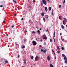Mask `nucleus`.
<instances>
[{
  "label": "nucleus",
  "instance_id": "1",
  "mask_svg": "<svg viewBox=\"0 0 67 67\" xmlns=\"http://www.w3.org/2000/svg\"><path fill=\"white\" fill-rule=\"evenodd\" d=\"M42 3L44 4V5H46L47 4V2H46V1L44 0H42Z\"/></svg>",
  "mask_w": 67,
  "mask_h": 67
},
{
  "label": "nucleus",
  "instance_id": "2",
  "mask_svg": "<svg viewBox=\"0 0 67 67\" xmlns=\"http://www.w3.org/2000/svg\"><path fill=\"white\" fill-rule=\"evenodd\" d=\"M32 43L34 46H35V45L37 44V43H36V42L35 41H33Z\"/></svg>",
  "mask_w": 67,
  "mask_h": 67
},
{
  "label": "nucleus",
  "instance_id": "3",
  "mask_svg": "<svg viewBox=\"0 0 67 67\" xmlns=\"http://www.w3.org/2000/svg\"><path fill=\"white\" fill-rule=\"evenodd\" d=\"M45 18L47 19V21H49V19L48 18V15H46L45 16Z\"/></svg>",
  "mask_w": 67,
  "mask_h": 67
},
{
  "label": "nucleus",
  "instance_id": "4",
  "mask_svg": "<svg viewBox=\"0 0 67 67\" xmlns=\"http://www.w3.org/2000/svg\"><path fill=\"white\" fill-rule=\"evenodd\" d=\"M44 14H45V13H44V12H43V13H41V15L42 16H44Z\"/></svg>",
  "mask_w": 67,
  "mask_h": 67
},
{
  "label": "nucleus",
  "instance_id": "5",
  "mask_svg": "<svg viewBox=\"0 0 67 67\" xmlns=\"http://www.w3.org/2000/svg\"><path fill=\"white\" fill-rule=\"evenodd\" d=\"M41 32L40 31V30H38L37 31V32L38 33L39 35H40V33Z\"/></svg>",
  "mask_w": 67,
  "mask_h": 67
},
{
  "label": "nucleus",
  "instance_id": "6",
  "mask_svg": "<svg viewBox=\"0 0 67 67\" xmlns=\"http://www.w3.org/2000/svg\"><path fill=\"white\" fill-rule=\"evenodd\" d=\"M38 56H36V57L35 59V61H37V59L38 58Z\"/></svg>",
  "mask_w": 67,
  "mask_h": 67
},
{
  "label": "nucleus",
  "instance_id": "7",
  "mask_svg": "<svg viewBox=\"0 0 67 67\" xmlns=\"http://www.w3.org/2000/svg\"><path fill=\"white\" fill-rule=\"evenodd\" d=\"M50 67H54V66H53V65L52 64H50Z\"/></svg>",
  "mask_w": 67,
  "mask_h": 67
},
{
  "label": "nucleus",
  "instance_id": "8",
  "mask_svg": "<svg viewBox=\"0 0 67 67\" xmlns=\"http://www.w3.org/2000/svg\"><path fill=\"white\" fill-rule=\"evenodd\" d=\"M52 9V8H51V7H49V11H50Z\"/></svg>",
  "mask_w": 67,
  "mask_h": 67
},
{
  "label": "nucleus",
  "instance_id": "9",
  "mask_svg": "<svg viewBox=\"0 0 67 67\" xmlns=\"http://www.w3.org/2000/svg\"><path fill=\"white\" fill-rule=\"evenodd\" d=\"M64 60H67V57H66V56H65L64 57Z\"/></svg>",
  "mask_w": 67,
  "mask_h": 67
},
{
  "label": "nucleus",
  "instance_id": "10",
  "mask_svg": "<svg viewBox=\"0 0 67 67\" xmlns=\"http://www.w3.org/2000/svg\"><path fill=\"white\" fill-rule=\"evenodd\" d=\"M47 59L48 60H50V58H49V56H48L47 57Z\"/></svg>",
  "mask_w": 67,
  "mask_h": 67
},
{
  "label": "nucleus",
  "instance_id": "11",
  "mask_svg": "<svg viewBox=\"0 0 67 67\" xmlns=\"http://www.w3.org/2000/svg\"><path fill=\"white\" fill-rule=\"evenodd\" d=\"M8 61L6 60L4 62V63H8Z\"/></svg>",
  "mask_w": 67,
  "mask_h": 67
},
{
  "label": "nucleus",
  "instance_id": "12",
  "mask_svg": "<svg viewBox=\"0 0 67 67\" xmlns=\"http://www.w3.org/2000/svg\"><path fill=\"white\" fill-rule=\"evenodd\" d=\"M31 59L32 60L33 59V58H34L33 56H31Z\"/></svg>",
  "mask_w": 67,
  "mask_h": 67
},
{
  "label": "nucleus",
  "instance_id": "13",
  "mask_svg": "<svg viewBox=\"0 0 67 67\" xmlns=\"http://www.w3.org/2000/svg\"><path fill=\"white\" fill-rule=\"evenodd\" d=\"M61 27L63 29H64V26H63V25H61Z\"/></svg>",
  "mask_w": 67,
  "mask_h": 67
},
{
  "label": "nucleus",
  "instance_id": "14",
  "mask_svg": "<svg viewBox=\"0 0 67 67\" xmlns=\"http://www.w3.org/2000/svg\"><path fill=\"white\" fill-rule=\"evenodd\" d=\"M43 21H44V22H45V21H46V20H45V18H44V17L43 18Z\"/></svg>",
  "mask_w": 67,
  "mask_h": 67
},
{
  "label": "nucleus",
  "instance_id": "15",
  "mask_svg": "<svg viewBox=\"0 0 67 67\" xmlns=\"http://www.w3.org/2000/svg\"><path fill=\"white\" fill-rule=\"evenodd\" d=\"M45 9V10L46 11V12H47V7H45L44 8Z\"/></svg>",
  "mask_w": 67,
  "mask_h": 67
},
{
  "label": "nucleus",
  "instance_id": "16",
  "mask_svg": "<svg viewBox=\"0 0 67 67\" xmlns=\"http://www.w3.org/2000/svg\"><path fill=\"white\" fill-rule=\"evenodd\" d=\"M64 62L66 64H67V60H66Z\"/></svg>",
  "mask_w": 67,
  "mask_h": 67
},
{
  "label": "nucleus",
  "instance_id": "17",
  "mask_svg": "<svg viewBox=\"0 0 67 67\" xmlns=\"http://www.w3.org/2000/svg\"><path fill=\"white\" fill-rule=\"evenodd\" d=\"M13 2H14L15 3H16V2L14 0H13Z\"/></svg>",
  "mask_w": 67,
  "mask_h": 67
},
{
  "label": "nucleus",
  "instance_id": "18",
  "mask_svg": "<svg viewBox=\"0 0 67 67\" xmlns=\"http://www.w3.org/2000/svg\"><path fill=\"white\" fill-rule=\"evenodd\" d=\"M43 53H46V50H44L43 51Z\"/></svg>",
  "mask_w": 67,
  "mask_h": 67
},
{
  "label": "nucleus",
  "instance_id": "19",
  "mask_svg": "<svg viewBox=\"0 0 67 67\" xmlns=\"http://www.w3.org/2000/svg\"><path fill=\"white\" fill-rule=\"evenodd\" d=\"M41 6H43V4L42 2L41 3Z\"/></svg>",
  "mask_w": 67,
  "mask_h": 67
},
{
  "label": "nucleus",
  "instance_id": "20",
  "mask_svg": "<svg viewBox=\"0 0 67 67\" xmlns=\"http://www.w3.org/2000/svg\"><path fill=\"white\" fill-rule=\"evenodd\" d=\"M43 39H44V40H46L47 39V38L46 37H44L43 38Z\"/></svg>",
  "mask_w": 67,
  "mask_h": 67
},
{
  "label": "nucleus",
  "instance_id": "21",
  "mask_svg": "<svg viewBox=\"0 0 67 67\" xmlns=\"http://www.w3.org/2000/svg\"><path fill=\"white\" fill-rule=\"evenodd\" d=\"M55 37V36H53V39L54 40V42H55V38L54 37Z\"/></svg>",
  "mask_w": 67,
  "mask_h": 67
},
{
  "label": "nucleus",
  "instance_id": "22",
  "mask_svg": "<svg viewBox=\"0 0 67 67\" xmlns=\"http://www.w3.org/2000/svg\"><path fill=\"white\" fill-rule=\"evenodd\" d=\"M62 56H63V57H65V54H62Z\"/></svg>",
  "mask_w": 67,
  "mask_h": 67
},
{
  "label": "nucleus",
  "instance_id": "23",
  "mask_svg": "<svg viewBox=\"0 0 67 67\" xmlns=\"http://www.w3.org/2000/svg\"><path fill=\"white\" fill-rule=\"evenodd\" d=\"M53 35L54 36H55V32H54L53 33Z\"/></svg>",
  "mask_w": 67,
  "mask_h": 67
},
{
  "label": "nucleus",
  "instance_id": "24",
  "mask_svg": "<svg viewBox=\"0 0 67 67\" xmlns=\"http://www.w3.org/2000/svg\"><path fill=\"white\" fill-rule=\"evenodd\" d=\"M65 3V0H64L63 4H64Z\"/></svg>",
  "mask_w": 67,
  "mask_h": 67
},
{
  "label": "nucleus",
  "instance_id": "25",
  "mask_svg": "<svg viewBox=\"0 0 67 67\" xmlns=\"http://www.w3.org/2000/svg\"><path fill=\"white\" fill-rule=\"evenodd\" d=\"M63 24H64V25H65V21H64V20L63 21Z\"/></svg>",
  "mask_w": 67,
  "mask_h": 67
},
{
  "label": "nucleus",
  "instance_id": "26",
  "mask_svg": "<svg viewBox=\"0 0 67 67\" xmlns=\"http://www.w3.org/2000/svg\"><path fill=\"white\" fill-rule=\"evenodd\" d=\"M57 53L59 54V53H60V51H57Z\"/></svg>",
  "mask_w": 67,
  "mask_h": 67
},
{
  "label": "nucleus",
  "instance_id": "27",
  "mask_svg": "<svg viewBox=\"0 0 67 67\" xmlns=\"http://www.w3.org/2000/svg\"><path fill=\"white\" fill-rule=\"evenodd\" d=\"M59 8H61V5H59Z\"/></svg>",
  "mask_w": 67,
  "mask_h": 67
},
{
  "label": "nucleus",
  "instance_id": "28",
  "mask_svg": "<svg viewBox=\"0 0 67 67\" xmlns=\"http://www.w3.org/2000/svg\"><path fill=\"white\" fill-rule=\"evenodd\" d=\"M64 19L67 22V19H66V18H64Z\"/></svg>",
  "mask_w": 67,
  "mask_h": 67
},
{
  "label": "nucleus",
  "instance_id": "29",
  "mask_svg": "<svg viewBox=\"0 0 67 67\" xmlns=\"http://www.w3.org/2000/svg\"><path fill=\"white\" fill-rule=\"evenodd\" d=\"M5 20V19H4V21H3V23H5V20Z\"/></svg>",
  "mask_w": 67,
  "mask_h": 67
},
{
  "label": "nucleus",
  "instance_id": "30",
  "mask_svg": "<svg viewBox=\"0 0 67 67\" xmlns=\"http://www.w3.org/2000/svg\"><path fill=\"white\" fill-rule=\"evenodd\" d=\"M26 39H24V42H26Z\"/></svg>",
  "mask_w": 67,
  "mask_h": 67
},
{
  "label": "nucleus",
  "instance_id": "31",
  "mask_svg": "<svg viewBox=\"0 0 67 67\" xmlns=\"http://www.w3.org/2000/svg\"><path fill=\"white\" fill-rule=\"evenodd\" d=\"M62 50H64V48L63 47H62Z\"/></svg>",
  "mask_w": 67,
  "mask_h": 67
},
{
  "label": "nucleus",
  "instance_id": "32",
  "mask_svg": "<svg viewBox=\"0 0 67 67\" xmlns=\"http://www.w3.org/2000/svg\"><path fill=\"white\" fill-rule=\"evenodd\" d=\"M61 17V16H59V18L60 20L61 19L60 18Z\"/></svg>",
  "mask_w": 67,
  "mask_h": 67
},
{
  "label": "nucleus",
  "instance_id": "33",
  "mask_svg": "<svg viewBox=\"0 0 67 67\" xmlns=\"http://www.w3.org/2000/svg\"><path fill=\"white\" fill-rule=\"evenodd\" d=\"M52 39H50V42H52Z\"/></svg>",
  "mask_w": 67,
  "mask_h": 67
},
{
  "label": "nucleus",
  "instance_id": "34",
  "mask_svg": "<svg viewBox=\"0 0 67 67\" xmlns=\"http://www.w3.org/2000/svg\"><path fill=\"white\" fill-rule=\"evenodd\" d=\"M24 48H25V46H23L22 47V48L24 49Z\"/></svg>",
  "mask_w": 67,
  "mask_h": 67
},
{
  "label": "nucleus",
  "instance_id": "35",
  "mask_svg": "<svg viewBox=\"0 0 67 67\" xmlns=\"http://www.w3.org/2000/svg\"><path fill=\"white\" fill-rule=\"evenodd\" d=\"M24 64H26V61L25 60H24Z\"/></svg>",
  "mask_w": 67,
  "mask_h": 67
},
{
  "label": "nucleus",
  "instance_id": "36",
  "mask_svg": "<svg viewBox=\"0 0 67 67\" xmlns=\"http://www.w3.org/2000/svg\"><path fill=\"white\" fill-rule=\"evenodd\" d=\"M47 2H50V1H49V0H47Z\"/></svg>",
  "mask_w": 67,
  "mask_h": 67
},
{
  "label": "nucleus",
  "instance_id": "37",
  "mask_svg": "<svg viewBox=\"0 0 67 67\" xmlns=\"http://www.w3.org/2000/svg\"><path fill=\"white\" fill-rule=\"evenodd\" d=\"M12 28L14 27V26L13 25L12 26Z\"/></svg>",
  "mask_w": 67,
  "mask_h": 67
},
{
  "label": "nucleus",
  "instance_id": "38",
  "mask_svg": "<svg viewBox=\"0 0 67 67\" xmlns=\"http://www.w3.org/2000/svg\"><path fill=\"white\" fill-rule=\"evenodd\" d=\"M23 20H24V19H23V18H22L21 19V20H22V21Z\"/></svg>",
  "mask_w": 67,
  "mask_h": 67
},
{
  "label": "nucleus",
  "instance_id": "39",
  "mask_svg": "<svg viewBox=\"0 0 67 67\" xmlns=\"http://www.w3.org/2000/svg\"><path fill=\"white\" fill-rule=\"evenodd\" d=\"M3 7V5H0V7H1V8H2Z\"/></svg>",
  "mask_w": 67,
  "mask_h": 67
},
{
  "label": "nucleus",
  "instance_id": "40",
  "mask_svg": "<svg viewBox=\"0 0 67 67\" xmlns=\"http://www.w3.org/2000/svg\"><path fill=\"white\" fill-rule=\"evenodd\" d=\"M52 15H53V12H51Z\"/></svg>",
  "mask_w": 67,
  "mask_h": 67
},
{
  "label": "nucleus",
  "instance_id": "41",
  "mask_svg": "<svg viewBox=\"0 0 67 67\" xmlns=\"http://www.w3.org/2000/svg\"><path fill=\"white\" fill-rule=\"evenodd\" d=\"M41 52H43V50H42V49H41Z\"/></svg>",
  "mask_w": 67,
  "mask_h": 67
},
{
  "label": "nucleus",
  "instance_id": "42",
  "mask_svg": "<svg viewBox=\"0 0 67 67\" xmlns=\"http://www.w3.org/2000/svg\"><path fill=\"white\" fill-rule=\"evenodd\" d=\"M48 28L46 30V32H47L48 31Z\"/></svg>",
  "mask_w": 67,
  "mask_h": 67
},
{
  "label": "nucleus",
  "instance_id": "43",
  "mask_svg": "<svg viewBox=\"0 0 67 67\" xmlns=\"http://www.w3.org/2000/svg\"><path fill=\"white\" fill-rule=\"evenodd\" d=\"M62 41H65V40H64V39H62Z\"/></svg>",
  "mask_w": 67,
  "mask_h": 67
},
{
  "label": "nucleus",
  "instance_id": "44",
  "mask_svg": "<svg viewBox=\"0 0 67 67\" xmlns=\"http://www.w3.org/2000/svg\"><path fill=\"white\" fill-rule=\"evenodd\" d=\"M43 41V40H42V39H41L40 40V42H42Z\"/></svg>",
  "mask_w": 67,
  "mask_h": 67
},
{
  "label": "nucleus",
  "instance_id": "45",
  "mask_svg": "<svg viewBox=\"0 0 67 67\" xmlns=\"http://www.w3.org/2000/svg\"><path fill=\"white\" fill-rule=\"evenodd\" d=\"M35 2V0H34L33 2Z\"/></svg>",
  "mask_w": 67,
  "mask_h": 67
},
{
  "label": "nucleus",
  "instance_id": "46",
  "mask_svg": "<svg viewBox=\"0 0 67 67\" xmlns=\"http://www.w3.org/2000/svg\"><path fill=\"white\" fill-rule=\"evenodd\" d=\"M25 33H26V32H27V31H26V30H25Z\"/></svg>",
  "mask_w": 67,
  "mask_h": 67
},
{
  "label": "nucleus",
  "instance_id": "47",
  "mask_svg": "<svg viewBox=\"0 0 67 67\" xmlns=\"http://www.w3.org/2000/svg\"><path fill=\"white\" fill-rule=\"evenodd\" d=\"M36 28H37V29H38V26H37L36 27Z\"/></svg>",
  "mask_w": 67,
  "mask_h": 67
},
{
  "label": "nucleus",
  "instance_id": "48",
  "mask_svg": "<svg viewBox=\"0 0 67 67\" xmlns=\"http://www.w3.org/2000/svg\"><path fill=\"white\" fill-rule=\"evenodd\" d=\"M32 33H35V31H32Z\"/></svg>",
  "mask_w": 67,
  "mask_h": 67
},
{
  "label": "nucleus",
  "instance_id": "49",
  "mask_svg": "<svg viewBox=\"0 0 67 67\" xmlns=\"http://www.w3.org/2000/svg\"><path fill=\"white\" fill-rule=\"evenodd\" d=\"M57 48H58V49H59V48L58 47H57Z\"/></svg>",
  "mask_w": 67,
  "mask_h": 67
},
{
  "label": "nucleus",
  "instance_id": "50",
  "mask_svg": "<svg viewBox=\"0 0 67 67\" xmlns=\"http://www.w3.org/2000/svg\"><path fill=\"white\" fill-rule=\"evenodd\" d=\"M18 58H19V57H20V55H18Z\"/></svg>",
  "mask_w": 67,
  "mask_h": 67
},
{
  "label": "nucleus",
  "instance_id": "51",
  "mask_svg": "<svg viewBox=\"0 0 67 67\" xmlns=\"http://www.w3.org/2000/svg\"><path fill=\"white\" fill-rule=\"evenodd\" d=\"M44 45H46V42H44Z\"/></svg>",
  "mask_w": 67,
  "mask_h": 67
},
{
  "label": "nucleus",
  "instance_id": "52",
  "mask_svg": "<svg viewBox=\"0 0 67 67\" xmlns=\"http://www.w3.org/2000/svg\"><path fill=\"white\" fill-rule=\"evenodd\" d=\"M56 59V57H54V59Z\"/></svg>",
  "mask_w": 67,
  "mask_h": 67
},
{
  "label": "nucleus",
  "instance_id": "53",
  "mask_svg": "<svg viewBox=\"0 0 67 67\" xmlns=\"http://www.w3.org/2000/svg\"><path fill=\"white\" fill-rule=\"evenodd\" d=\"M52 52H53V53H54V52L53 51V50H52Z\"/></svg>",
  "mask_w": 67,
  "mask_h": 67
},
{
  "label": "nucleus",
  "instance_id": "54",
  "mask_svg": "<svg viewBox=\"0 0 67 67\" xmlns=\"http://www.w3.org/2000/svg\"><path fill=\"white\" fill-rule=\"evenodd\" d=\"M40 47H42V46H41V45H40Z\"/></svg>",
  "mask_w": 67,
  "mask_h": 67
},
{
  "label": "nucleus",
  "instance_id": "55",
  "mask_svg": "<svg viewBox=\"0 0 67 67\" xmlns=\"http://www.w3.org/2000/svg\"><path fill=\"white\" fill-rule=\"evenodd\" d=\"M40 30H42V28H40Z\"/></svg>",
  "mask_w": 67,
  "mask_h": 67
},
{
  "label": "nucleus",
  "instance_id": "56",
  "mask_svg": "<svg viewBox=\"0 0 67 67\" xmlns=\"http://www.w3.org/2000/svg\"><path fill=\"white\" fill-rule=\"evenodd\" d=\"M52 12H53V9H52Z\"/></svg>",
  "mask_w": 67,
  "mask_h": 67
},
{
  "label": "nucleus",
  "instance_id": "57",
  "mask_svg": "<svg viewBox=\"0 0 67 67\" xmlns=\"http://www.w3.org/2000/svg\"><path fill=\"white\" fill-rule=\"evenodd\" d=\"M60 34L61 35H62V33H60Z\"/></svg>",
  "mask_w": 67,
  "mask_h": 67
},
{
  "label": "nucleus",
  "instance_id": "58",
  "mask_svg": "<svg viewBox=\"0 0 67 67\" xmlns=\"http://www.w3.org/2000/svg\"><path fill=\"white\" fill-rule=\"evenodd\" d=\"M8 47H10V46L9 45L8 46Z\"/></svg>",
  "mask_w": 67,
  "mask_h": 67
},
{
  "label": "nucleus",
  "instance_id": "59",
  "mask_svg": "<svg viewBox=\"0 0 67 67\" xmlns=\"http://www.w3.org/2000/svg\"><path fill=\"white\" fill-rule=\"evenodd\" d=\"M53 53H54V55H55V53L54 52Z\"/></svg>",
  "mask_w": 67,
  "mask_h": 67
},
{
  "label": "nucleus",
  "instance_id": "60",
  "mask_svg": "<svg viewBox=\"0 0 67 67\" xmlns=\"http://www.w3.org/2000/svg\"><path fill=\"white\" fill-rule=\"evenodd\" d=\"M15 44H16V43H17V42H15Z\"/></svg>",
  "mask_w": 67,
  "mask_h": 67
},
{
  "label": "nucleus",
  "instance_id": "61",
  "mask_svg": "<svg viewBox=\"0 0 67 67\" xmlns=\"http://www.w3.org/2000/svg\"><path fill=\"white\" fill-rule=\"evenodd\" d=\"M35 40L36 41H37V39H35Z\"/></svg>",
  "mask_w": 67,
  "mask_h": 67
},
{
  "label": "nucleus",
  "instance_id": "62",
  "mask_svg": "<svg viewBox=\"0 0 67 67\" xmlns=\"http://www.w3.org/2000/svg\"><path fill=\"white\" fill-rule=\"evenodd\" d=\"M14 16H16V15L15 14H14Z\"/></svg>",
  "mask_w": 67,
  "mask_h": 67
},
{
  "label": "nucleus",
  "instance_id": "63",
  "mask_svg": "<svg viewBox=\"0 0 67 67\" xmlns=\"http://www.w3.org/2000/svg\"><path fill=\"white\" fill-rule=\"evenodd\" d=\"M8 34H7V35H6V36H8Z\"/></svg>",
  "mask_w": 67,
  "mask_h": 67
},
{
  "label": "nucleus",
  "instance_id": "64",
  "mask_svg": "<svg viewBox=\"0 0 67 67\" xmlns=\"http://www.w3.org/2000/svg\"><path fill=\"white\" fill-rule=\"evenodd\" d=\"M66 27H67V25H66Z\"/></svg>",
  "mask_w": 67,
  "mask_h": 67
}]
</instances>
